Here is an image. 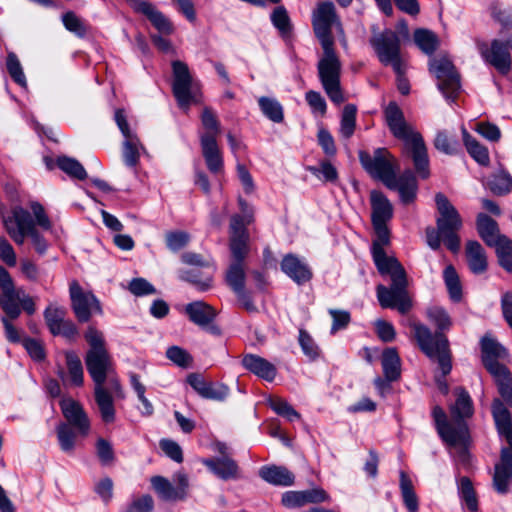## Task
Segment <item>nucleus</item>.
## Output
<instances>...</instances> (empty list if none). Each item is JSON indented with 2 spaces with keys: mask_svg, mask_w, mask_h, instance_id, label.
<instances>
[{
  "mask_svg": "<svg viewBox=\"0 0 512 512\" xmlns=\"http://www.w3.org/2000/svg\"><path fill=\"white\" fill-rule=\"evenodd\" d=\"M312 26L323 51L317 63L319 80L329 99L335 104H341L344 102L340 83L342 64L335 50L332 28H336L343 46H347V40L332 2L325 1L317 5L312 13Z\"/></svg>",
  "mask_w": 512,
  "mask_h": 512,
  "instance_id": "nucleus-1",
  "label": "nucleus"
},
{
  "mask_svg": "<svg viewBox=\"0 0 512 512\" xmlns=\"http://www.w3.org/2000/svg\"><path fill=\"white\" fill-rule=\"evenodd\" d=\"M372 225L376 234L371 246L374 264L381 275H389L391 278L390 288L384 285L377 286V299L382 308L397 309L400 314H406L412 308L407 291L406 271L395 257L387 256L384 250V247L390 244L387 224Z\"/></svg>",
  "mask_w": 512,
  "mask_h": 512,
  "instance_id": "nucleus-2",
  "label": "nucleus"
},
{
  "mask_svg": "<svg viewBox=\"0 0 512 512\" xmlns=\"http://www.w3.org/2000/svg\"><path fill=\"white\" fill-rule=\"evenodd\" d=\"M428 320L437 328L433 333L429 327L418 322L410 324L420 350L431 360L437 361L444 375L452 370V355L449 340L443 332L449 331L453 325L447 310L438 305L427 308Z\"/></svg>",
  "mask_w": 512,
  "mask_h": 512,
  "instance_id": "nucleus-3",
  "label": "nucleus"
},
{
  "mask_svg": "<svg viewBox=\"0 0 512 512\" xmlns=\"http://www.w3.org/2000/svg\"><path fill=\"white\" fill-rule=\"evenodd\" d=\"M383 113L391 134L403 141L404 153L411 157L417 173L422 178H427L430 174L429 157L422 135L406 121L403 111L396 102H389Z\"/></svg>",
  "mask_w": 512,
  "mask_h": 512,
  "instance_id": "nucleus-4",
  "label": "nucleus"
},
{
  "mask_svg": "<svg viewBox=\"0 0 512 512\" xmlns=\"http://www.w3.org/2000/svg\"><path fill=\"white\" fill-rule=\"evenodd\" d=\"M496 430L504 437L508 447H502L500 460L494 467L493 487L499 494H506L512 481V418L504 403L495 399L491 407Z\"/></svg>",
  "mask_w": 512,
  "mask_h": 512,
  "instance_id": "nucleus-5",
  "label": "nucleus"
},
{
  "mask_svg": "<svg viewBox=\"0 0 512 512\" xmlns=\"http://www.w3.org/2000/svg\"><path fill=\"white\" fill-rule=\"evenodd\" d=\"M84 338L89 344V350L85 356L87 371L95 386H103L114 370L113 360L105 346L103 333L94 326H89L84 333Z\"/></svg>",
  "mask_w": 512,
  "mask_h": 512,
  "instance_id": "nucleus-6",
  "label": "nucleus"
},
{
  "mask_svg": "<svg viewBox=\"0 0 512 512\" xmlns=\"http://www.w3.org/2000/svg\"><path fill=\"white\" fill-rule=\"evenodd\" d=\"M4 228L9 237L17 244L23 245L28 237L35 251L43 255L48 249V242L35 227V222L30 212L22 207H15L11 215L2 217Z\"/></svg>",
  "mask_w": 512,
  "mask_h": 512,
  "instance_id": "nucleus-7",
  "label": "nucleus"
},
{
  "mask_svg": "<svg viewBox=\"0 0 512 512\" xmlns=\"http://www.w3.org/2000/svg\"><path fill=\"white\" fill-rule=\"evenodd\" d=\"M435 204L438 212L436 227L442 234L446 247L451 252L457 253L460 250V238L457 232L463 226L461 215L443 193L435 195Z\"/></svg>",
  "mask_w": 512,
  "mask_h": 512,
  "instance_id": "nucleus-8",
  "label": "nucleus"
},
{
  "mask_svg": "<svg viewBox=\"0 0 512 512\" xmlns=\"http://www.w3.org/2000/svg\"><path fill=\"white\" fill-rule=\"evenodd\" d=\"M378 60L385 66H392L395 73L402 72L404 60L401 55V40L399 35L391 30L374 33L369 40Z\"/></svg>",
  "mask_w": 512,
  "mask_h": 512,
  "instance_id": "nucleus-9",
  "label": "nucleus"
},
{
  "mask_svg": "<svg viewBox=\"0 0 512 512\" xmlns=\"http://www.w3.org/2000/svg\"><path fill=\"white\" fill-rule=\"evenodd\" d=\"M359 160L372 177L382 181L386 186L394 185L398 164L386 148H377L373 155L360 151Z\"/></svg>",
  "mask_w": 512,
  "mask_h": 512,
  "instance_id": "nucleus-10",
  "label": "nucleus"
},
{
  "mask_svg": "<svg viewBox=\"0 0 512 512\" xmlns=\"http://www.w3.org/2000/svg\"><path fill=\"white\" fill-rule=\"evenodd\" d=\"M174 97L182 108H188L197 101L198 83L194 81L186 63L176 60L172 62Z\"/></svg>",
  "mask_w": 512,
  "mask_h": 512,
  "instance_id": "nucleus-11",
  "label": "nucleus"
},
{
  "mask_svg": "<svg viewBox=\"0 0 512 512\" xmlns=\"http://www.w3.org/2000/svg\"><path fill=\"white\" fill-rule=\"evenodd\" d=\"M429 69L438 79L439 90L446 99L453 101L460 90V76L453 63L446 57L433 58Z\"/></svg>",
  "mask_w": 512,
  "mask_h": 512,
  "instance_id": "nucleus-12",
  "label": "nucleus"
},
{
  "mask_svg": "<svg viewBox=\"0 0 512 512\" xmlns=\"http://www.w3.org/2000/svg\"><path fill=\"white\" fill-rule=\"evenodd\" d=\"M71 307L79 322H88L93 314H102L99 300L92 292H86L77 281H73L69 288Z\"/></svg>",
  "mask_w": 512,
  "mask_h": 512,
  "instance_id": "nucleus-13",
  "label": "nucleus"
},
{
  "mask_svg": "<svg viewBox=\"0 0 512 512\" xmlns=\"http://www.w3.org/2000/svg\"><path fill=\"white\" fill-rule=\"evenodd\" d=\"M432 416L437 432L444 442L451 446H456L466 441L468 429L465 423H459L455 426L450 425L447 422L445 411L440 406L433 408Z\"/></svg>",
  "mask_w": 512,
  "mask_h": 512,
  "instance_id": "nucleus-14",
  "label": "nucleus"
},
{
  "mask_svg": "<svg viewBox=\"0 0 512 512\" xmlns=\"http://www.w3.org/2000/svg\"><path fill=\"white\" fill-rule=\"evenodd\" d=\"M330 500L328 493L319 487L301 491H286L282 494L281 503L284 507L293 509L307 504H320Z\"/></svg>",
  "mask_w": 512,
  "mask_h": 512,
  "instance_id": "nucleus-15",
  "label": "nucleus"
},
{
  "mask_svg": "<svg viewBox=\"0 0 512 512\" xmlns=\"http://www.w3.org/2000/svg\"><path fill=\"white\" fill-rule=\"evenodd\" d=\"M187 382L199 396L205 399L224 401L229 394V387L227 385L206 381L202 375L197 373L188 375Z\"/></svg>",
  "mask_w": 512,
  "mask_h": 512,
  "instance_id": "nucleus-16",
  "label": "nucleus"
},
{
  "mask_svg": "<svg viewBox=\"0 0 512 512\" xmlns=\"http://www.w3.org/2000/svg\"><path fill=\"white\" fill-rule=\"evenodd\" d=\"M60 405L66 424L76 429L81 437H86L90 432V421L83 407L72 399L62 400Z\"/></svg>",
  "mask_w": 512,
  "mask_h": 512,
  "instance_id": "nucleus-17",
  "label": "nucleus"
},
{
  "mask_svg": "<svg viewBox=\"0 0 512 512\" xmlns=\"http://www.w3.org/2000/svg\"><path fill=\"white\" fill-rule=\"evenodd\" d=\"M201 463L221 480H236L240 478V468L230 456L204 458Z\"/></svg>",
  "mask_w": 512,
  "mask_h": 512,
  "instance_id": "nucleus-18",
  "label": "nucleus"
},
{
  "mask_svg": "<svg viewBox=\"0 0 512 512\" xmlns=\"http://www.w3.org/2000/svg\"><path fill=\"white\" fill-rule=\"evenodd\" d=\"M281 270L296 284L302 285L312 279L310 267L294 254H286L281 261Z\"/></svg>",
  "mask_w": 512,
  "mask_h": 512,
  "instance_id": "nucleus-19",
  "label": "nucleus"
},
{
  "mask_svg": "<svg viewBox=\"0 0 512 512\" xmlns=\"http://www.w3.org/2000/svg\"><path fill=\"white\" fill-rule=\"evenodd\" d=\"M482 56L486 62L495 67L501 74L506 75L511 71V55L502 45V41L493 40L490 50L482 51Z\"/></svg>",
  "mask_w": 512,
  "mask_h": 512,
  "instance_id": "nucleus-20",
  "label": "nucleus"
},
{
  "mask_svg": "<svg viewBox=\"0 0 512 512\" xmlns=\"http://www.w3.org/2000/svg\"><path fill=\"white\" fill-rule=\"evenodd\" d=\"M241 363L246 370L263 380L272 382L276 377L277 369L275 365L263 357L246 354L243 356Z\"/></svg>",
  "mask_w": 512,
  "mask_h": 512,
  "instance_id": "nucleus-21",
  "label": "nucleus"
},
{
  "mask_svg": "<svg viewBox=\"0 0 512 512\" xmlns=\"http://www.w3.org/2000/svg\"><path fill=\"white\" fill-rule=\"evenodd\" d=\"M241 214H234L230 219V237L249 236L247 226L254 220V209L242 198H238Z\"/></svg>",
  "mask_w": 512,
  "mask_h": 512,
  "instance_id": "nucleus-22",
  "label": "nucleus"
},
{
  "mask_svg": "<svg viewBox=\"0 0 512 512\" xmlns=\"http://www.w3.org/2000/svg\"><path fill=\"white\" fill-rule=\"evenodd\" d=\"M200 144L209 171L215 174L220 173L223 170V158L217 140L212 136H200Z\"/></svg>",
  "mask_w": 512,
  "mask_h": 512,
  "instance_id": "nucleus-23",
  "label": "nucleus"
},
{
  "mask_svg": "<svg viewBox=\"0 0 512 512\" xmlns=\"http://www.w3.org/2000/svg\"><path fill=\"white\" fill-rule=\"evenodd\" d=\"M185 312L189 320L200 327L209 326L217 316L216 310L203 301L188 303Z\"/></svg>",
  "mask_w": 512,
  "mask_h": 512,
  "instance_id": "nucleus-24",
  "label": "nucleus"
},
{
  "mask_svg": "<svg viewBox=\"0 0 512 512\" xmlns=\"http://www.w3.org/2000/svg\"><path fill=\"white\" fill-rule=\"evenodd\" d=\"M370 201L372 224H387L393 216V207L390 201L379 191L371 192Z\"/></svg>",
  "mask_w": 512,
  "mask_h": 512,
  "instance_id": "nucleus-25",
  "label": "nucleus"
},
{
  "mask_svg": "<svg viewBox=\"0 0 512 512\" xmlns=\"http://www.w3.org/2000/svg\"><path fill=\"white\" fill-rule=\"evenodd\" d=\"M481 345V361L485 365L487 363L499 362L509 358L508 350L490 335H485L480 342Z\"/></svg>",
  "mask_w": 512,
  "mask_h": 512,
  "instance_id": "nucleus-26",
  "label": "nucleus"
},
{
  "mask_svg": "<svg viewBox=\"0 0 512 512\" xmlns=\"http://www.w3.org/2000/svg\"><path fill=\"white\" fill-rule=\"evenodd\" d=\"M389 189L397 190L402 203L410 204L416 198L417 180L412 171L407 170L402 175L394 178V185L387 186Z\"/></svg>",
  "mask_w": 512,
  "mask_h": 512,
  "instance_id": "nucleus-27",
  "label": "nucleus"
},
{
  "mask_svg": "<svg viewBox=\"0 0 512 512\" xmlns=\"http://www.w3.org/2000/svg\"><path fill=\"white\" fill-rule=\"evenodd\" d=\"M456 401L451 406L450 412L456 425L464 423V419L469 418L473 415V401L469 393L462 387L455 389Z\"/></svg>",
  "mask_w": 512,
  "mask_h": 512,
  "instance_id": "nucleus-28",
  "label": "nucleus"
},
{
  "mask_svg": "<svg viewBox=\"0 0 512 512\" xmlns=\"http://www.w3.org/2000/svg\"><path fill=\"white\" fill-rule=\"evenodd\" d=\"M260 477L275 486H291L295 482L294 474L284 466H263L259 470Z\"/></svg>",
  "mask_w": 512,
  "mask_h": 512,
  "instance_id": "nucleus-29",
  "label": "nucleus"
},
{
  "mask_svg": "<svg viewBox=\"0 0 512 512\" xmlns=\"http://www.w3.org/2000/svg\"><path fill=\"white\" fill-rule=\"evenodd\" d=\"M476 226L479 236L490 247L506 237L500 234L497 222L484 213L477 215Z\"/></svg>",
  "mask_w": 512,
  "mask_h": 512,
  "instance_id": "nucleus-30",
  "label": "nucleus"
},
{
  "mask_svg": "<svg viewBox=\"0 0 512 512\" xmlns=\"http://www.w3.org/2000/svg\"><path fill=\"white\" fill-rule=\"evenodd\" d=\"M94 397L100 412L101 419L105 423H113L115 421V407L113 396L105 386L94 387Z\"/></svg>",
  "mask_w": 512,
  "mask_h": 512,
  "instance_id": "nucleus-31",
  "label": "nucleus"
},
{
  "mask_svg": "<svg viewBox=\"0 0 512 512\" xmlns=\"http://www.w3.org/2000/svg\"><path fill=\"white\" fill-rule=\"evenodd\" d=\"M466 257L469 269L474 274H482L487 270L488 263L484 248L478 241H468Z\"/></svg>",
  "mask_w": 512,
  "mask_h": 512,
  "instance_id": "nucleus-32",
  "label": "nucleus"
},
{
  "mask_svg": "<svg viewBox=\"0 0 512 512\" xmlns=\"http://www.w3.org/2000/svg\"><path fill=\"white\" fill-rule=\"evenodd\" d=\"M383 374L387 381H397L401 376V360L396 348H386L382 353Z\"/></svg>",
  "mask_w": 512,
  "mask_h": 512,
  "instance_id": "nucleus-33",
  "label": "nucleus"
},
{
  "mask_svg": "<svg viewBox=\"0 0 512 512\" xmlns=\"http://www.w3.org/2000/svg\"><path fill=\"white\" fill-rule=\"evenodd\" d=\"M8 304L12 305L16 310V314L4 311V313L11 319H17L20 316L22 309L29 315L34 314L36 310L33 298L26 294L23 289L16 288Z\"/></svg>",
  "mask_w": 512,
  "mask_h": 512,
  "instance_id": "nucleus-34",
  "label": "nucleus"
},
{
  "mask_svg": "<svg viewBox=\"0 0 512 512\" xmlns=\"http://www.w3.org/2000/svg\"><path fill=\"white\" fill-rule=\"evenodd\" d=\"M0 289L2 290V294L0 295L1 309L9 313L16 314L15 308L8 304L16 287L9 272L3 266H0Z\"/></svg>",
  "mask_w": 512,
  "mask_h": 512,
  "instance_id": "nucleus-35",
  "label": "nucleus"
},
{
  "mask_svg": "<svg viewBox=\"0 0 512 512\" xmlns=\"http://www.w3.org/2000/svg\"><path fill=\"white\" fill-rule=\"evenodd\" d=\"M399 487L403 503L408 512H418L419 499L416 495L411 479L404 471L400 472Z\"/></svg>",
  "mask_w": 512,
  "mask_h": 512,
  "instance_id": "nucleus-36",
  "label": "nucleus"
},
{
  "mask_svg": "<svg viewBox=\"0 0 512 512\" xmlns=\"http://www.w3.org/2000/svg\"><path fill=\"white\" fill-rule=\"evenodd\" d=\"M258 105L262 114L270 121L281 123L284 120L283 106L276 98L261 96L258 98Z\"/></svg>",
  "mask_w": 512,
  "mask_h": 512,
  "instance_id": "nucleus-37",
  "label": "nucleus"
},
{
  "mask_svg": "<svg viewBox=\"0 0 512 512\" xmlns=\"http://www.w3.org/2000/svg\"><path fill=\"white\" fill-rule=\"evenodd\" d=\"M462 132L463 142L469 155L480 165H488L490 161L488 149L473 138L465 128Z\"/></svg>",
  "mask_w": 512,
  "mask_h": 512,
  "instance_id": "nucleus-38",
  "label": "nucleus"
},
{
  "mask_svg": "<svg viewBox=\"0 0 512 512\" xmlns=\"http://www.w3.org/2000/svg\"><path fill=\"white\" fill-rule=\"evenodd\" d=\"M245 263L231 262L225 274V280L234 293L245 289Z\"/></svg>",
  "mask_w": 512,
  "mask_h": 512,
  "instance_id": "nucleus-39",
  "label": "nucleus"
},
{
  "mask_svg": "<svg viewBox=\"0 0 512 512\" xmlns=\"http://www.w3.org/2000/svg\"><path fill=\"white\" fill-rule=\"evenodd\" d=\"M151 484L162 500H183V494L178 493L177 488L174 487L166 478L162 476H154L151 478Z\"/></svg>",
  "mask_w": 512,
  "mask_h": 512,
  "instance_id": "nucleus-40",
  "label": "nucleus"
},
{
  "mask_svg": "<svg viewBox=\"0 0 512 512\" xmlns=\"http://www.w3.org/2000/svg\"><path fill=\"white\" fill-rule=\"evenodd\" d=\"M459 498L465 503L471 512L478 510V499L471 480L464 476L457 481Z\"/></svg>",
  "mask_w": 512,
  "mask_h": 512,
  "instance_id": "nucleus-41",
  "label": "nucleus"
},
{
  "mask_svg": "<svg viewBox=\"0 0 512 512\" xmlns=\"http://www.w3.org/2000/svg\"><path fill=\"white\" fill-rule=\"evenodd\" d=\"M56 433L61 450L64 453L72 454L76 446L77 438L81 437L77 433V430L70 427V425L59 424Z\"/></svg>",
  "mask_w": 512,
  "mask_h": 512,
  "instance_id": "nucleus-42",
  "label": "nucleus"
},
{
  "mask_svg": "<svg viewBox=\"0 0 512 512\" xmlns=\"http://www.w3.org/2000/svg\"><path fill=\"white\" fill-rule=\"evenodd\" d=\"M443 278L447 287L449 297L453 302H460L462 299V286L459 276L452 265H448L443 272Z\"/></svg>",
  "mask_w": 512,
  "mask_h": 512,
  "instance_id": "nucleus-43",
  "label": "nucleus"
},
{
  "mask_svg": "<svg viewBox=\"0 0 512 512\" xmlns=\"http://www.w3.org/2000/svg\"><path fill=\"white\" fill-rule=\"evenodd\" d=\"M483 366L493 377L498 387V392L501 391V388H505L509 383H512L511 371L504 364H501L500 361L487 363Z\"/></svg>",
  "mask_w": 512,
  "mask_h": 512,
  "instance_id": "nucleus-44",
  "label": "nucleus"
},
{
  "mask_svg": "<svg viewBox=\"0 0 512 512\" xmlns=\"http://www.w3.org/2000/svg\"><path fill=\"white\" fill-rule=\"evenodd\" d=\"M140 149H143L142 144L137 136L126 138L123 142V160L128 167H135L140 158Z\"/></svg>",
  "mask_w": 512,
  "mask_h": 512,
  "instance_id": "nucleus-45",
  "label": "nucleus"
},
{
  "mask_svg": "<svg viewBox=\"0 0 512 512\" xmlns=\"http://www.w3.org/2000/svg\"><path fill=\"white\" fill-rule=\"evenodd\" d=\"M65 359L71 384L75 386H82L84 372L79 356L73 351H68L65 353Z\"/></svg>",
  "mask_w": 512,
  "mask_h": 512,
  "instance_id": "nucleus-46",
  "label": "nucleus"
},
{
  "mask_svg": "<svg viewBox=\"0 0 512 512\" xmlns=\"http://www.w3.org/2000/svg\"><path fill=\"white\" fill-rule=\"evenodd\" d=\"M491 247L495 248L499 265L507 272H512V241L506 236Z\"/></svg>",
  "mask_w": 512,
  "mask_h": 512,
  "instance_id": "nucleus-47",
  "label": "nucleus"
},
{
  "mask_svg": "<svg viewBox=\"0 0 512 512\" xmlns=\"http://www.w3.org/2000/svg\"><path fill=\"white\" fill-rule=\"evenodd\" d=\"M57 166L71 178L84 180L87 172L82 164L75 158L61 156L57 159Z\"/></svg>",
  "mask_w": 512,
  "mask_h": 512,
  "instance_id": "nucleus-48",
  "label": "nucleus"
},
{
  "mask_svg": "<svg viewBox=\"0 0 512 512\" xmlns=\"http://www.w3.org/2000/svg\"><path fill=\"white\" fill-rule=\"evenodd\" d=\"M270 19L273 26L279 31L282 37H287L291 34L292 23L284 6H277L272 11Z\"/></svg>",
  "mask_w": 512,
  "mask_h": 512,
  "instance_id": "nucleus-49",
  "label": "nucleus"
},
{
  "mask_svg": "<svg viewBox=\"0 0 512 512\" xmlns=\"http://www.w3.org/2000/svg\"><path fill=\"white\" fill-rule=\"evenodd\" d=\"M229 249L231 252V262L245 263V259L249 254V236L230 237Z\"/></svg>",
  "mask_w": 512,
  "mask_h": 512,
  "instance_id": "nucleus-50",
  "label": "nucleus"
},
{
  "mask_svg": "<svg viewBox=\"0 0 512 512\" xmlns=\"http://www.w3.org/2000/svg\"><path fill=\"white\" fill-rule=\"evenodd\" d=\"M6 68L12 80L22 88H27V79L19 58L14 52H9L6 58Z\"/></svg>",
  "mask_w": 512,
  "mask_h": 512,
  "instance_id": "nucleus-51",
  "label": "nucleus"
},
{
  "mask_svg": "<svg viewBox=\"0 0 512 512\" xmlns=\"http://www.w3.org/2000/svg\"><path fill=\"white\" fill-rule=\"evenodd\" d=\"M414 41L416 45L426 54H432L438 46L437 36L426 29H417L414 32Z\"/></svg>",
  "mask_w": 512,
  "mask_h": 512,
  "instance_id": "nucleus-52",
  "label": "nucleus"
},
{
  "mask_svg": "<svg viewBox=\"0 0 512 512\" xmlns=\"http://www.w3.org/2000/svg\"><path fill=\"white\" fill-rule=\"evenodd\" d=\"M356 113L357 108L353 104H347L343 109L340 123V133L342 137L346 139L350 138L355 131Z\"/></svg>",
  "mask_w": 512,
  "mask_h": 512,
  "instance_id": "nucleus-53",
  "label": "nucleus"
},
{
  "mask_svg": "<svg viewBox=\"0 0 512 512\" xmlns=\"http://www.w3.org/2000/svg\"><path fill=\"white\" fill-rule=\"evenodd\" d=\"M201 123L205 132L200 136H212L213 139L217 140V136L220 134V122L217 119L215 112L205 107L201 114Z\"/></svg>",
  "mask_w": 512,
  "mask_h": 512,
  "instance_id": "nucleus-54",
  "label": "nucleus"
},
{
  "mask_svg": "<svg viewBox=\"0 0 512 512\" xmlns=\"http://www.w3.org/2000/svg\"><path fill=\"white\" fill-rule=\"evenodd\" d=\"M489 188L495 195H505L512 190V177L506 171H500L492 177Z\"/></svg>",
  "mask_w": 512,
  "mask_h": 512,
  "instance_id": "nucleus-55",
  "label": "nucleus"
},
{
  "mask_svg": "<svg viewBox=\"0 0 512 512\" xmlns=\"http://www.w3.org/2000/svg\"><path fill=\"white\" fill-rule=\"evenodd\" d=\"M269 406L275 413L286 418L290 422L300 420L301 418V415L282 398L270 399Z\"/></svg>",
  "mask_w": 512,
  "mask_h": 512,
  "instance_id": "nucleus-56",
  "label": "nucleus"
},
{
  "mask_svg": "<svg viewBox=\"0 0 512 512\" xmlns=\"http://www.w3.org/2000/svg\"><path fill=\"white\" fill-rule=\"evenodd\" d=\"M62 22L64 27L71 33L82 38L87 33V27L80 17L69 11L63 14Z\"/></svg>",
  "mask_w": 512,
  "mask_h": 512,
  "instance_id": "nucleus-57",
  "label": "nucleus"
},
{
  "mask_svg": "<svg viewBox=\"0 0 512 512\" xmlns=\"http://www.w3.org/2000/svg\"><path fill=\"white\" fill-rule=\"evenodd\" d=\"M152 25L162 34L170 35L173 32L172 23L159 10L153 6L145 15Z\"/></svg>",
  "mask_w": 512,
  "mask_h": 512,
  "instance_id": "nucleus-58",
  "label": "nucleus"
},
{
  "mask_svg": "<svg viewBox=\"0 0 512 512\" xmlns=\"http://www.w3.org/2000/svg\"><path fill=\"white\" fill-rule=\"evenodd\" d=\"M67 311L64 307L50 305L44 311V319L50 332L58 329V326L66 319Z\"/></svg>",
  "mask_w": 512,
  "mask_h": 512,
  "instance_id": "nucleus-59",
  "label": "nucleus"
},
{
  "mask_svg": "<svg viewBox=\"0 0 512 512\" xmlns=\"http://www.w3.org/2000/svg\"><path fill=\"white\" fill-rule=\"evenodd\" d=\"M299 344L303 353L311 360H315L320 355V349L311 335L304 329L299 330Z\"/></svg>",
  "mask_w": 512,
  "mask_h": 512,
  "instance_id": "nucleus-60",
  "label": "nucleus"
},
{
  "mask_svg": "<svg viewBox=\"0 0 512 512\" xmlns=\"http://www.w3.org/2000/svg\"><path fill=\"white\" fill-rule=\"evenodd\" d=\"M181 279L191 283L192 285H194L196 287L197 290L202 291V292L210 289L211 284H212L211 276H206L204 278H201L196 269H192V270L184 272L181 275Z\"/></svg>",
  "mask_w": 512,
  "mask_h": 512,
  "instance_id": "nucleus-61",
  "label": "nucleus"
},
{
  "mask_svg": "<svg viewBox=\"0 0 512 512\" xmlns=\"http://www.w3.org/2000/svg\"><path fill=\"white\" fill-rule=\"evenodd\" d=\"M434 146L437 150L451 155L456 153L458 142L450 138L445 131H439L434 140Z\"/></svg>",
  "mask_w": 512,
  "mask_h": 512,
  "instance_id": "nucleus-62",
  "label": "nucleus"
},
{
  "mask_svg": "<svg viewBox=\"0 0 512 512\" xmlns=\"http://www.w3.org/2000/svg\"><path fill=\"white\" fill-rule=\"evenodd\" d=\"M166 356L173 363L184 368L189 367L192 362L190 354L178 346L169 347L166 351Z\"/></svg>",
  "mask_w": 512,
  "mask_h": 512,
  "instance_id": "nucleus-63",
  "label": "nucleus"
},
{
  "mask_svg": "<svg viewBox=\"0 0 512 512\" xmlns=\"http://www.w3.org/2000/svg\"><path fill=\"white\" fill-rule=\"evenodd\" d=\"M190 240V235L184 231H173L166 234L167 247L172 251L184 248Z\"/></svg>",
  "mask_w": 512,
  "mask_h": 512,
  "instance_id": "nucleus-64",
  "label": "nucleus"
}]
</instances>
